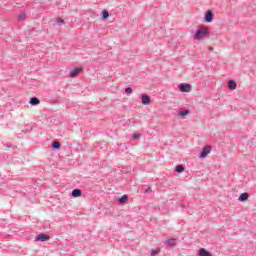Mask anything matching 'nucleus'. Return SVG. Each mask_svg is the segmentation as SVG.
<instances>
[{
	"mask_svg": "<svg viewBox=\"0 0 256 256\" xmlns=\"http://www.w3.org/2000/svg\"><path fill=\"white\" fill-rule=\"evenodd\" d=\"M205 37H209V28L202 26L196 31L194 39L201 41V39H205Z\"/></svg>",
	"mask_w": 256,
	"mask_h": 256,
	"instance_id": "obj_1",
	"label": "nucleus"
},
{
	"mask_svg": "<svg viewBox=\"0 0 256 256\" xmlns=\"http://www.w3.org/2000/svg\"><path fill=\"white\" fill-rule=\"evenodd\" d=\"M49 239H51V236L45 233H40L36 236L35 241L45 242V241H49Z\"/></svg>",
	"mask_w": 256,
	"mask_h": 256,
	"instance_id": "obj_2",
	"label": "nucleus"
},
{
	"mask_svg": "<svg viewBox=\"0 0 256 256\" xmlns=\"http://www.w3.org/2000/svg\"><path fill=\"white\" fill-rule=\"evenodd\" d=\"M209 153H211V146L209 145L204 146V148L202 149V152L200 153V158L205 159V157H207Z\"/></svg>",
	"mask_w": 256,
	"mask_h": 256,
	"instance_id": "obj_3",
	"label": "nucleus"
},
{
	"mask_svg": "<svg viewBox=\"0 0 256 256\" xmlns=\"http://www.w3.org/2000/svg\"><path fill=\"white\" fill-rule=\"evenodd\" d=\"M82 71L83 67H76L70 71V77L74 79V77H77Z\"/></svg>",
	"mask_w": 256,
	"mask_h": 256,
	"instance_id": "obj_4",
	"label": "nucleus"
},
{
	"mask_svg": "<svg viewBox=\"0 0 256 256\" xmlns=\"http://www.w3.org/2000/svg\"><path fill=\"white\" fill-rule=\"evenodd\" d=\"M181 93H189L191 91V84L182 83L180 84Z\"/></svg>",
	"mask_w": 256,
	"mask_h": 256,
	"instance_id": "obj_5",
	"label": "nucleus"
},
{
	"mask_svg": "<svg viewBox=\"0 0 256 256\" xmlns=\"http://www.w3.org/2000/svg\"><path fill=\"white\" fill-rule=\"evenodd\" d=\"M204 20L206 23H211V21H213V11L208 10L205 14Z\"/></svg>",
	"mask_w": 256,
	"mask_h": 256,
	"instance_id": "obj_6",
	"label": "nucleus"
},
{
	"mask_svg": "<svg viewBox=\"0 0 256 256\" xmlns=\"http://www.w3.org/2000/svg\"><path fill=\"white\" fill-rule=\"evenodd\" d=\"M142 105H151V97L149 95H142Z\"/></svg>",
	"mask_w": 256,
	"mask_h": 256,
	"instance_id": "obj_7",
	"label": "nucleus"
},
{
	"mask_svg": "<svg viewBox=\"0 0 256 256\" xmlns=\"http://www.w3.org/2000/svg\"><path fill=\"white\" fill-rule=\"evenodd\" d=\"M198 255L199 256H213V254H211V252L207 251V249H205V248H200L198 251Z\"/></svg>",
	"mask_w": 256,
	"mask_h": 256,
	"instance_id": "obj_8",
	"label": "nucleus"
},
{
	"mask_svg": "<svg viewBox=\"0 0 256 256\" xmlns=\"http://www.w3.org/2000/svg\"><path fill=\"white\" fill-rule=\"evenodd\" d=\"M228 89H230V91L237 89V82H235V80L228 81Z\"/></svg>",
	"mask_w": 256,
	"mask_h": 256,
	"instance_id": "obj_9",
	"label": "nucleus"
},
{
	"mask_svg": "<svg viewBox=\"0 0 256 256\" xmlns=\"http://www.w3.org/2000/svg\"><path fill=\"white\" fill-rule=\"evenodd\" d=\"M165 243L168 247H175V245H177V240L175 238H171L166 240Z\"/></svg>",
	"mask_w": 256,
	"mask_h": 256,
	"instance_id": "obj_10",
	"label": "nucleus"
},
{
	"mask_svg": "<svg viewBox=\"0 0 256 256\" xmlns=\"http://www.w3.org/2000/svg\"><path fill=\"white\" fill-rule=\"evenodd\" d=\"M127 201H129V196L127 194H124L118 199V203H120V205H124V203H127Z\"/></svg>",
	"mask_w": 256,
	"mask_h": 256,
	"instance_id": "obj_11",
	"label": "nucleus"
},
{
	"mask_svg": "<svg viewBox=\"0 0 256 256\" xmlns=\"http://www.w3.org/2000/svg\"><path fill=\"white\" fill-rule=\"evenodd\" d=\"M83 195V191L81 189L72 190V197H81Z\"/></svg>",
	"mask_w": 256,
	"mask_h": 256,
	"instance_id": "obj_12",
	"label": "nucleus"
},
{
	"mask_svg": "<svg viewBox=\"0 0 256 256\" xmlns=\"http://www.w3.org/2000/svg\"><path fill=\"white\" fill-rule=\"evenodd\" d=\"M40 103H41V100H39V98L37 97L30 98V105L35 106V105H39Z\"/></svg>",
	"mask_w": 256,
	"mask_h": 256,
	"instance_id": "obj_13",
	"label": "nucleus"
},
{
	"mask_svg": "<svg viewBox=\"0 0 256 256\" xmlns=\"http://www.w3.org/2000/svg\"><path fill=\"white\" fill-rule=\"evenodd\" d=\"M239 201L243 202V201H247V199H249V193L247 192H244L242 194H240L239 196Z\"/></svg>",
	"mask_w": 256,
	"mask_h": 256,
	"instance_id": "obj_14",
	"label": "nucleus"
},
{
	"mask_svg": "<svg viewBox=\"0 0 256 256\" xmlns=\"http://www.w3.org/2000/svg\"><path fill=\"white\" fill-rule=\"evenodd\" d=\"M52 149H56V150H59L61 149V143L57 142V141H54L52 143Z\"/></svg>",
	"mask_w": 256,
	"mask_h": 256,
	"instance_id": "obj_15",
	"label": "nucleus"
},
{
	"mask_svg": "<svg viewBox=\"0 0 256 256\" xmlns=\"http://www.w3.org/2000/svg\"><path fill=\"white\" fill-rule=\"evenodd\" d=\"M185 171V167L183 165L176 166V173H183Z\"/></svg>",
	"mask_w": 256,
	"mask_h": 256,
	"instance_id": "obj_16",
	"label": "nucleus"
},
{
	"mask_svg": "<svg viewBox=\"0 0 256 256\" xmlns=\"http://www.w3.org/2000/svg\"><path fill=\"white\" fill-rule=\"evenodd\" d=\"M159 253H161V248L152 249L150 255H151V256H155V255H159Z\"/></svg>",
	"mask_w": 256,
	"mask_h": 256,
	"instance_id": "obj_17",
	"label": "nucleus"
},
{
	"mask_svg": "<svg viewBox=\"0 0 256 256\" xmlns=\"http://www.w3.org/2000/svg\"><path fill=\"white\" fill-rule=\"evenodd\" d=\"M102 19H109V12L107 10L102 11Z\"/></svg>",
	"mask_w": 256,
	"mask_h": 256,
	"instance_id": "obj_18",
	"label": "nucleus"
},
{
	"mask_svg": "<svg viewBox=\"0 0 256 256\" xmlns=\"http://www.w3.org/2000/svg\"><path fill=\"white\" fill-rule=\"evenodd\" d=\"M56 25H65V20L61 19V18H56Z\"/></svg>",
	"mask_w": 256,
	"mask_h": 256,
	"instance_id": "obj_19",
	"label": "nucleus"
},
{
	"mask_svg": "<svg viewBox=\"0 0 256 256\" xmlns=\"http://www.w3.org/2000/svg\"><path fill=\"white\" fill-rule=\"evenodd\" d=\"M180 117H185V115H189V110H182L179 112Z\"/></svg>",
	"mask_w": 256,
	"mask_h": 256,
	"instance_id": "obj_20",
	"label": "nucleus"
},
{
	"mask_svg": "<svg viewBox=\"0 0 256 256\" xmlns=\"http://www.w3.org/2000/svg\"><path fill=\"white\" fill-rule=\"evenodd\" d=\"M18 19H20V20L27 19V14H25V13H20L19 16H18Z\"/></svg>",
	"mask_w": 256,
	"mask_h": 256,
	"instance_id": "obj_21",
	"label": "nucleus"
},
{
	"mask_svg": "<svg viewBox=\"0 0 256 256\" xmlns=\"http://www.w3.org/2000/svg\"><path fill=\"white\" fill-rule=\"evenodd\" d=\"M125 93H127V95H131V93H133V88L127 87V88L125 89Z\"/></svg>",
	"mask_w": 256,
	"mask_h": 256,
	"instance_id": "obj_22",
	"label": "nucleus"
},
{
	"mask_svg": "<svg viewBox=\"0 0 256 256\" xmlns=\"http://www.w3.org/2000/svg\"><path fill=\"white\" fill-rule=\"evenodd\" d=\"M132 137H133L134 139H139V137H141V134H133Z\"/></svg>",
	"mask_w": 256,
	"mask_h": 256,
	"instance_id": "obj_23",
	"label": "nucleus"
},
{
	"mask_svg": "<svg viewBox=\"0 0 256 256\" xmlns=\"http://www.w3.org/2000/svg\"><path fill=\"white\" fill-rule=\"evenodd\" d=\"M149 191H151V187H148L144 193H149Z\"/></svg>",
	"mask_w": 256,
	"mask_h": 256,
	"instance_id": "obj_24",
	"label": "nucleus"
},
{
	"mask_svg": "<svg viewBox=\"0 0 256 256\" xmlns=\"http://www.w3.org/2000/svg\"><path fill=\"white\" fill-rule=\"evenodd\" d=\"M6 147H8V149H11V147H13L12 145H6Z\"/></svg>",
	"mask_w": 256,
	"mask_h": 256,
	"instance_id": "obj_25",
	"label": "nucleus"
}]
</instances>
